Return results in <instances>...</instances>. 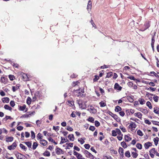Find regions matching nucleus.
<instances>
[{"instance_id": "obj_1", "label": "nucleus", "mask_w": 159, "mask_h": 159, "mask_svg": "<svg viewBox=\"0 0 159 159\" xmlns=\"http://www.w3.org/2000/svg\"><path fill=\"white\" fill-rule=\"evenodd\" d=\"M73 92L74 95L77 97H83L85 96V94H84V89H79L77 90H74Z\"/></svg>"}, {"instance_id": "obj_2", "label": "nucleus", "mask_w": 159, "mask_h": 159, "mask_svg": "<svg viewBox=\"0 0 159 159\" xmlns=\"http://www.w3.org/2000/svg\"><path fill=\"white\" fill-rule=\"evenodd\" d=\"M82 152L84 154L86 157L90 158L91 159H94V157L88 151L84 149H83L82 150Z\"/></svg>"}, {"instance_id": "obj_3", "label": "nucleus", "mask_w": 159, "mask_h": 159, "mask_svg": "<svg viewBox=\"0 0 159 159\" xmlns=\"http://www.w3.org/2000/svg\"><path fill=\"white\" fill-rule=\"evenodd\" d=\"M150 25L148 22H147L145 23L143 26L140 30L142 31H143L148 29L150 27Z\"/></svg>"}, {"instance_id": "obj_4", "label": "nucleus", "mask_w": 159, "mask_h": 159, "mask_svg": "<svg viewBox=\"0 0 159 159\" xmlns=\"http://www.w3.org/2000/svg\"><path fill=\"white\" fill-rule=\"evenodd\" d=\"M17 146V144L15 142H14L11 145L7 147V148L9 150L14 149Z\"/></svg>"}, {"instance_id": "obj_5", "label": "nucleus", "mask_w": 159, "mask_h": 159, "mask_svg": "<svg viewBox=\"0 0 159 159\" xmlns=\"http://www.w3.org/2000/svg\"><path fill=\"white\" fill-rule=\"evenodd\" d=\"M15 155L17 159H24L25 158V156L19 153L16 154Z\"/></svg>"}, {"instance_id": "obj_6", "label": "nucleus", "mask_w": 159, "mask_h": 159, "mask_svg": "<svg viewBox=\"0 0 159 159\" xmlns=\"http://www.w3.org/2000/svg\"><path fill=\"white\" fill-rule=\"evenodd\" d=\"M114 88L120 91L121 90L122 88L120 86L118 83H116L115 84Z\"/></svg>"}, {"instance_id": "obj_7", "label": "nucleus", "mask_w": 159, "mask_h": 159, "mask_svg": "<svg viewBox=\"0 0 159 159\" xmlns=\"http://www.w3.org/2000/svg\"><path fill=\"white\" fill-rule=\"evenodd\" d=\"M152 143L149 142H148L145 143L144 144V147L146 149H148L149 148V147H150L152 146Z\"/></svg>"}, {"instance_id": "obj_8", "label": "nucleus", "mask_w": 159, "mask_h": 159, "mask_svg": "<svg viewBox=\"0 0 159 159\" xmlns=\"http://www.w3.org/2000/svg\"><path fill=\"white\" fill-rule=\"evenodd\" d=\"M40 144L43 146H46L47 144V141L43 139L40 140Z\"/></svg>"}, {"instance_id": "obj_9", "label": "nucleus", "mask_w": 159, "mask_h": 159, "mask_svg": "<svg viewBox=\"0 0 159 159\" xmlns=\"http://www.w3.org/2000/svg\"><path fill=\"white\" fill-rule=\"evenodd\" d=\"M87 110L89 111H90V112H91L93 113H95L96 112V110L92 106H91L90 108L88 109Z\"/></svg>"}, {"instance_id": "obj_10", "label": "nucleus", "mask_w": 159, "mask_h": 159, "mask_svg": "<svg viewBox=\"0 0 159 159\" xmlns=\"http://www.w3.org/2000/svg\"><path fill=\"white\" fill-rule=\"evenodd\" d=\"M56 152L57 155H60L61 153H62L63 152L62 150L59 148H57L56 149Z\"/></svg>"}, {"instance_id": "obj_11", "label": "nucleus", "mask_w": 159, "mask_h": 159, "mask_svg": "<svg viewBox=\"0 0 159 159\" xmlns=\"http://www.w3.org/2000/svg\"><path fill=\"white\" fill-rule=\"evenodd\" d=\"M131 122L132 123L130 124L129 127V128H131V129H135L136 127V125L135 123H133V122Z\"/></svg>"}, {"instance_id": "obj_12", "label": "nucleus", "mask_w": 159, "mask_h": 159, "mask_svg": "<svg viewBox=\"0 0 159 159\" xmlns=\"http://www.w3.org/2000/svg\"><path fill=\"white\" fill-rule=\"evenodd\" d=\"M19 110L20 111H24L26 109V106L24 104L23 106H19Z\"/></svg>"}, {"instance_id": "obj_13", "label": "nucleus", "mask_w": 159, "mask_h": 159, "mask_svg": "<svg viewBox=\"0 0 159 159\" xmlns=\"http://www.w3.org/2000/svg\"><path fill=\"white\" fill-rule=\"evenodd\" d=\"M134 115L135 116H137L139 119H141L142 118V114L140 112L136 113H134Z\"/></svg>"}, {"instance_id": "obj_14", "label": "nucleus", "mask_w": 159, "mask_h": 159, "mask_svg": "<svg viewBox=\"0 0 159 159\" xmlns=\"http://www.w3.org/2000/svg\"><path fill=\"white\" fill-rule=\"evenodd\" d=\"M13 139L12 137H7L6 138V141L7 142H11L13 140Z\"/></svg>"}, {"instance_id": "obj_15", "label": "nucleus", "mask_w": 159, "mask_h": 159, "mask_svg": "<svg viewBox=\"0 0 159 159\" xmlns=\"http://www.w3.org/2000/svg\"><path fill=\"white\" fill-rule=\"evenodd\" d=\"M2 102L3 103H8L9 101V98L8 97L4 98H2Z\"/></svg>"}, {"instance_id": "obj_16", "label": "nucleus", "mask_w": 159, "mask_h": 159, "mask_svg": "<svg viewBox=\"0 0 159 159\" xmlns=\"http://www.w3.org/2000/svg\"><path fill=\"white\" fill-rule=\"evenodd\" d=\"M68 138L71 141H73L74 140V137L73 134H69L68 136Z\"/></svg>"}, {"instance_id": "obj_17", "label": "nucleus", "mask_w": 159, "mask_h": 159, "mask_svg": "<svg viewBox=\"0 0 159 159\" xmlns=\"http://www.w3.org/2000/svg\"><path fill=\"white\" fill-rule=\"evenodd\" d=\"M133 98V96L132 97L127 96V99L130 102H132L134 100Z\"/></svg>"}, {"instance_id": "obj_18", "label": "nucleus", "mask_w": 159, "mask_h": 159, "mask_svg": "<svg viewBox=\"0 0 159 159\" xmlns=\"http://www.w3.org/2000/svg\"><path fill=\"white\" fill-rule=\"evenodd\" d=\"M125 139L126 142H128L131 140L132 139L127 135H125Z\"/></svg>"}, {"instance_id": "obj_19", "label": "nucleus", "mask_w": 159, "mask_h": 159, "mask_svg": "<svg viewBox=\"0 0 159 159\" xmlns=\"http://www.w3.org/2000/svg\"><path fill=\"white\" fill-rule=\"evenodd\" d=\"M92 7V3L91 1L89 0V1L88 5L87 6V9L88 10H89V9H90Z\"/></svg>"}, {"instance_id": "obj_20", "label": "nucleus", "mask_w": 159, "mask_h": 159, "mask_svg": "<svg viewBox=\"0 0 159 159\" xmlns=\"http://www.w3.org/2000/svg\"><path fill=\"white\" fill-rule=\"evenodd\" d=\"M139 102L141 105H143L146 102L145 101L143 98H139L138 100Z\"/></svg>"}, {"instance_id": "obj_21", "label": "nucleus", "mask_w": 159, "mask_h": 159, "mask_svg": "<svg viewBox=\"0 0 159 159\" xmlns=\"http://www.w3.org/2000/svg\"><path fill=\"white\" fill-rule=\"evenodd\" d=\"M4 107L5 109L9 110L11 111L12 110V108H11V107H10L8 105L6 104V105H5Z\"/></svg>"}, {"instance_id": "obj_22", "label": "nucleus", "mask_w": 159, "mask_h": 159, "mask_svg": "<svg viewBox=\"0 0 159 159\" xmlns=\"http://www.w3.org/2000/svg\"><path fill=\"white\" fill-rule=\"evenodd\" d=\"M138 110L142 112H143L144 113H147L148 112V110L146 109H144L143 108H139Z\"/></svg>"}, {"instance_id": "obj_23", "label": "nucleus", "mask_w": 159, "mask_h": 159, "mask_svg": "<svg viewBox=\"0 0 159 159\" xmlns=\"http://www.w3.org/2000/svg\"><path fill=\"white\" fill-rule=\"evenodd\" d=\"M37 138L38 140L40 139V140H41L43 139V136L41 134L39 133L37 135Z\"/></svg>"}, {"instance_id": "obj_24", "label": "nucleus", "mask_w": 159, "mask_h": 159, "mask_svg": "<svg viewBox=\"0 0 159 159\" xmlns=\"http://www.w3.org/2000/svg\"><path fill=\"white\" fill-rule=\"evenodd\" d=\"M154 112L157 114H159V108L155 107L154 108Z\"/></svg>"}, {"instance_id": "obj_25", "label": "nucleus", "mask_w": 159, "mask_h": 159, "mask_svg": "<svg viewBox=\"0 0 159 159\" xmlns=\"http://www.w3.org/2000/svg\"><path fill=\"white\" fill-rule=\"evenodd\" d=\"M159 141V138H158L157 137L155 138H154L153 139V141L154 142V143L155 145L157 146L158 143V142Z\"/></svg>"}, {"instance_id": "obj_26", "label": "nucleus", "mask_w": 159, "mask_h": 159, "mask_svg": "<svg viewBox=\"0 0 159 159\" xmlns=\"http://www.w3.org/2000/svg\"><path fill=\"white\" fill-rule=\"evenodd\" d=\"M121 110V108L118 106H116L115 108V110L116 112H118Z\"/></svg>"}, {"instance_id": "obj_27", "label": "nucleus", "mask_w": 159, "mask_h": 159, "mask_svg": "<svg viewBox=\"0 0 159 159\" xmlns=\"http://www.w3.org/2000/svg\"><path fill=\"white\" fill-rule=\"evenodd\" d=\"M87 120L91 123H93L94 120V119L93 117H89V118L87 119Z\"/></svg>"}, {"instance_id": "obj_28", "label": "nucleus", "mask_w": 159, "mask_h": 159, "mask_svg": "<svg viewBox=\"0 0 159 159\" xmlns=\"http://www.w3.org/2000/svg\"><path fill=\"white\" fill-rule=\"evenodd\" d=\"M24 143L29 148H31V147L32 143L30 142H25Z\"/></svg>"}, {"instance_id": "obj_29", "label": "nucleus", "mask_w": 159, "mask_h": 159, "mask_svg": "<svg viewBox=\"0 0 159 159\" xmlns=\"http://www.w3.org/2000/svg\"><path fill=\"white\" fill-rule=\"evenodd\" d=\"M121 145L124 148H125L127 147L126 143L125 142H121Z\"/></svg>"}, {"instance_id": "obj_30", "label": "nucleus", "mask_w": 159, "mask_h": 159, "mask_svg": "<svg viewBox=\"0 0 159 159\" xmlns=\"http://www.w3.org/2000/svg\"><path fill=\"white\" fill-rule=\"evenodd\" d=\"M38 146V143L36 142H34L32 146V148L33 150H35Z\"/></svg>"}, {"instance_id": "obj_31", "label": "nucleus", "mask_w": 159, "mask_h": 159, "mask_svg": "<svg viewBox=\"0 0 159 159\" xmlns=\"http://www.w3.org/2000/svg\"><path fill=\"white\" fill-rule=\"evenodd\" d=\"M50 152L48 151H45L43 153V155L49 157L50 156Z\"/></svg>"}, {"instance_id": "obj_32", "label": "nucleus", "mask_w": 159, "mask_h": 159, "mask_svg": "<svg viewBox=\"0 0 159 159\" xmlns=\"http://www.w3.org/2000/svg\"><path fill=\"white\" fill-rule=\"evenodd\" d=\"M118 152L120 155L124 154V149L123 148L120 147L118 150Z\"/></svg>"}, {"instance_id": "obj_33", "label": "nucleus", "mask_w": 159, "mask_h": 159, "mask_svg": "<svg viewBox=\"0 0 159 159\" xmlns=\"http://www.w3.org/2000/svg\"><path fill=\"white\" fill-rule=\"evenodd\" d=\"M146 105L149 107L150 109H151L152 108L151 104L149 101H148L146 102Z\"/></svg>"}, {"instance_id": "obj_34", "label": "nucleus", "mask_w": 159, "mask_h": 159, "mask_svg": "<svg viewBox=\"0 0 159 159\" xmlns=\"http://www.w3.org/2000/svg\"><path fill=\"white\" fill-rule=\"evenodd\" d=\"M136 147L138 148L141 149L142 148V146L141 144L138 143L136 145Z\"/></svg>"}, {"instance_id": "obj_35", "label": "nucleus", "mask_w": 159, "mask_h": 159, "mask_svg": "<svg viewBox=\"0 0 159 159\" xmlns=\"http://www.w3.org/2000/svg\"><path fill=\"white\" fill-rule=\"evenodd\" d=\"M20 147L22 149L24 150V151H26L27 149V148L23 144H20Z\"/></svg>"}, {"instance_id": "obj_36", "label": "nucleus", "mask_w": 159, "mask_h": 159, "mask_svg": "<svg viewBox=\"0 0 159 159\" xmlns=\"http://www.w3.org/2000/svg\"><path fill=\"white\" fill-rule=\"evenodd\" d=\"M137 134L140 136H143V134L142 131L140 129L138 130L137 132Z\"/></svg>"}, {"instance_id": "obj_37", "label": "nucleus", "mask_w": 159, "mask_h": 159, "mask_svg": "<svg viewBox=\"0 0 159 159\" xmlns=\"http://www.w3.org/2000/svg\"><path fill=\"white\" fill-rule=\"evenodd\" d=\"M108 114L111 116L112 117H113L114 118H115L116 117V115L113 113L109 111L108 112Z\"/></svg>"}, {"instance_id": "obj_38", "label": "nucleus", "mask_w": 159, "mask_h": 159, "mask_svg": "<svg viewBox=\"0 0 159 159\" xmlns=\"http://www.w3.org/2000/svg\"><path fill=\"white\" fill-rule=\"evenodd\" d=\"M99 104L100 105V107H105L106 105V103L103 102L102 101L100 102Z\"/></svg>"}, {"instance_id": "obj_39", "label": "nucleus", "mask_w": 159, "mask_h": 159, "mask_svg": "<svg viewBox=\"0 0 159 159\" xmlns=\"http://www.w3.org/2000/svg\"><path fill=\"white\" fill-rule=\"evenodd\" d=\"M125 155L126 157H130V154L129 151H127L125 153Z\"/></svg>"}, {"instance_id": "obj_40", "label": "nucleus", "mask_w": 159, "mask_h": 159, "mask_svg": "<svg viewBox=\"0 0 159 159\" xmlns=\"http://www.w3.org/2000/svg\"><path fill=\"white\" fill-rule=\"evenodd\" d=\"M31 137L32 138V139H34L35 138V134H34V132L33 131H31Z\"/></svg>"}, {"instance_id": "obj_41", "label": "nucleus", "mask_w": 159, "mask_h": 159, "mask_svg": "<svg viewBox=\"0 0 159 159\" xmlns=\"http://www.w3.org/2000/svg\"><path fill=\"white\" fill-rule=\"evenodd\" d=\"M132 155L133 157L134 158L137 157L138 156V154L136 152H132Z\"/></svg>"}, {"instance_id": "obj_42", "label": "nucleus", "mask_w": 159, "mask_h": 159, "mask_svg": "<svg viewBox=\"0 0 159 159\" xmlns=\"http://www.w3.org/2000/svg\"><path fill=\"white\" fill-rule=\"evenodd\" d=\"M153 99L155 102H157L158 100V97L157 96H155V95H154Z\"/></svg>"}, {"instance_id": "obj_43", "label": "nucleus", "mask_w": 159, "mask_h": 159, "mask_svg": "<svg viewBox=\"0 0 159 159\" xmlns=\"http://www.w3.org/2000/svg\"><path fill=\"white\" fill-rule=\"evenodd\" d=\"M145 89L147 90H151L152 91H155L156 89V88H154L152 87H149L148 88H146Z\"/></svg>"}, {"instance_id": "obj_44", "label": "nucleus", "mask_w": 159, "mask_h": 159, "mask_svg": "<svg viewBox=\"0 0 159 159\" xmlns=\"http://www.w3.org/2000/svg\"><path fill=\"white\" fill-rule=\"evenodd\" d=\"M34 95L37 96L38 98H39L40 97V92L39 91H37L35 93Z\"/></svg>"}, {"instance_id": "obj_45", "label": "nucleus", "mask_w": 159, "mask_h": 159, "mask_svg": "<svg viewBox=\"0 0 159 159\" xmlns=\"http://www.w3.org/2000/svg\"><path fill=\"white\" fill-rule=\"evenodd\" d=\"M66 140V139L65 138H63V137H61V141L60 142V144H62L63 143H64L66 142V141L64 142V141Z\"/></svg>"}, {"instance_id": "obj_46", "label": "nucleus", "mask_w": 159, "mask_h": 159, "mask_svg": "<svg viewBox=\"0 0 159 159\" xmlns=\"http://www.w3.org/2000/svg\"><path fill=\"white\" fill-rule=\"evenodd\" d=\"M95 125L96 126L98 127L100 125V122L98 121V120H96L95 121Z\"/></svg>"}, {"instance_id": "obj_47", "label": "nucleus", "mask_w": 159, "mask_h": 159, "mask_svg": "<svg viewBox=\"0 0 159 159\" xmlns=\"http://www.w3.org/2000/svg\"><path fill=\"white\" fill-rule=\"evenodd\" d=\"M8 76L11 80H13L15 79V76L13 75H10Z\"/></svg>"}, {"instance_id": "obj_48", "label": "nucleus", "mask_w": 159, "mask_h": 159, "mask_svg": "<svg viewBox=\"0 0 159 159\" xmlns=\"http://www.w3.org/2000/svg\"><path fill=\"white\" fill-rule=\"evenodd\" d=\"M13 119V118L11 117L10 116H6L5 118L3 119V120H7L8 119Z\"/></svg>"}, {"instance_id": "obj_49", "label": "nucleus", "mask_w": 159, "mask_h": 159, "mask_svg": "<svg viewBox=\"0 0 159 159\" xmlns=\"http://www.w3.org/2000/svg\"><path fill=\"white\" fill-rule=\"evenodd\" d=\"M1 82L3 83H4L6 82V79L4 77H2L1 78Z\"/></svg>"}, {"instance_id": "obj_50", "label": "nucleus", "mask_w": 159, "mask_h": 159, "mask_svg": "<svg viewBox=\"0 0 159 159\" xmlns=\"http://www.w3.org/2000/svg\"><path fill=\"white\" fill-rule=\"evenodd\" d=\"M112 75V73L111 72H109L107 73L106 76V78H109L111 77Z\"/></svg>"}, {"instance_id": "obj_51", "label": "nucleus", "mask_w": 159, "mask_h": 159, "mask_svg": "<svg viewBox=\"0 0 159 159\" xmlns=\"http://www.w3.org/2000/svg\"><path fill=\"white\" fill-rule=\"evenodd\" d=\"M127 78L134 80H136V79H135L134 77L132 75L131 76H128Z\"/></svg>"}, {"instance_id": "obj_52", "label": "nucleus", "mask_w": 159, "mask_h": 159, "mask_svg": "<svg viewBox=\"0 0 159 159\" xmlns=\"http://www.w3.org/2000/svg\"><path fill=\"white\" fill-rule=\"evenodd\" d=\"M84 146V148L87 149H89L90 147V145L88 144H85Z\"/></svg>"}, {"instance_id": "obj_53", "label": "nucleus", "mask_w": 159, "mask_h": 159, "mask_svg": "<svg viewBox=\"0 0 159 159\" xmlns=\"http://www.w3.org/2000/svg\"><path fill=\"white\" fill-rule=\"evenodd\" d=\"M115 130L116 132V134L117 133L118 134L120 135V134H122L120 130L119 129H116Z\"/></svg>"}, {"instance_id": "obj_54", "label": "nucleus", "mask_w": 159, "mask_h": 159, "mask_svg": "<svg viewBox=\"0 0 159 159\" xmlns=\"http://www.w3.org/2000/svg\"><path fill=\"white\" fill-rule=\"evenodd\" d=\"M112 135L113 136H116L117 135V134L115 130L112 131Z\"/></svg>"}, {"instance_id": "obj_55", "label": "nucleus", "mask_w": 159, "mask_h": 159, "mask_svg": "<svg viewBox=\"0 0 159 159\" xmlns=\"http://www.w3.org/2000/svg\"><path fill=\"white\" fill-rule=\"evenodd\" d=\"M89 129V130L93 131L95 130V128L94 126L91 125L90 126Z\"/></svg>"}, {"instance_id": "obj_56", "label": "nucleus", "mask_w": 159, "mask_h": 159, "mask_svg": "<svg viewBox=\"0 0 159 159\" xmlns=\"http://www.w3.org/2000/svg\"><path fill=\"white\" fill-rule=\"evenodd\" d=\"M94 77V78L93 79V80L94 82H96L99 79V77L97 75H95Z\"/></svg>"}, {"instance_id": "obj_57", "label": "nucleus", "mask_w": 159, "mask_h": 159, "mask_svg": "<svg viewBox=\"0 0 159 159\" xmlns=\"http://www.w3.org/2000/svg\"><path fill=\"white\" fill-rule=\"evenodd\" d=\"M59 127L58 126H53V129H54L56 131H57L59 130Z\"/></svg>"}, {"instance_id": "obj_58", "label": "nucleus", "mask_w": 159, "mask_h": 159, "mask_svg": "<svg viewBox=\"0 0 159 159\" xmlns=\"http://www.w3.org/2000/svg\"><path fill=\"white\" fill-rule=\"evenodd\" d=\"M10 105L12 107H13L15 106V102L13 101H11L10 103Z\"/></svg>"}, {"instance_id": "obj_59", "label": "nucleus", "mask_w": 159, "mask_h": 159, "mask_svg": "<svg viewBox=\"0 0 159 159\" xmlns=\"http://www.w3.org/2000/svg\"><path fill=\"white\" fill-rule=\"evenodd\" d=\"M66 129L70 131H72L73 130V129L69 126H67Z\"/></svg>"}, {"instance_id": "obj_60", "label": "nucleus", "mask_w": 159, "mask_h": 159, "mask_svg": "<svg viewBox=\"0 0 159 159\" xmlns=\"http://www.w3.org/2000/svg\"><path fill=\"white\" fill-rule=\"evenodd\" d=\"M128 86L130 87H131L133 85V83L131 82H129L127 83Z\"/></svg>"}, {"instance_id": "obj_61", "label": "nucleus", "mask_w": 159, "mask_h": 159, "mask_svg": "<svg viewBox=\"0 0 159 159\" xmlns=\"http://www.w3.org/2000/svg\"><path fill=\"white\" fill-rule=\"evenodd\" d=\"M17 129L19 131L22 130L23 129V127L22 126H19L17 127Z\"/></svg>"}, {"instance_id": "obj_62", "label": "nucleus", "mask_w": 159, "mask_h": 159, "mask_svg": "<svg viewBox=\"0 0 159 159\" xmlns=\"http://www.w3.org/2000/svg\"><path fill=\"white\" fill-rule=\"evenodd\" d=\"M76 156L78 159H80L81 158H82V156L79 153Z\"/></svg>"}, {"instance_id": "obj_63", "label": "nucleus", "mask_w": 159, "mask_h": 159, "mask_svg": "<svg viewBox=\"0 0 159 159\" xmlns=\"http://www.w3.org/2000/svg\"><path fill=\"white\" fill-rule=\"evenodd\" d=\"M68 104L70 106H72L73 104H74V102L70 101H68Z\"/></svg>"}, {"instance_id": "obj_64", "label": "nucleus", "mask_w": 159, "mask_h": 159, "mask_svg": "<svg viewBox=\"0 0 159 159\" xmlns=\"http://www.w3.org/2000/svg\"><path fill=\"white\" fill-rule=\"evenodd\" d=\"M80 139H81V140H80V139H78V141L81 144H83L84 143V141L83 139H82V138H81Z\"/></svg>"}]
</instances>
